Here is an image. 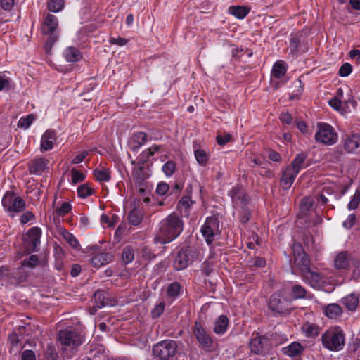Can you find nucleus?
Listing matches in <instances>:
<instances>
[{"label":"nucleus","instance_id":"obj_1","mask_svg":"<svg viewBox=\"0 0 360 360\" xmlns=\"http://www.w3.org/2000/svg\"><path fill=\"white\" fill-rule=\"evenodd\" d=\"M184 222L181 218L173 212L160 223V234L163 236V243H169L176 238L183 231Z\"/></svg>","mask_w":360,"mask_h":360},{"label":"nucleus","instance_id":"obj_2","mask_svg":"<svg viewBox=\"0 0 360 360\" xmlns=\"http://www.w3.org/2000/svg\"><path fill=\"white\" fill-rule=\"evenodd\" d=\"M321 342L323 347L330 351H340L345 344V333L340 327L330 328L322 335Z\"/></svg>","mask_w":360,"mask_h":360},{"label":"nucleus","instance_id":"obj_3","mask_svg":"<svg viewBox=\"0 0 360 360\" xmlns=\"http://www.w3.org/2000/svg\"><path fill=\"white\" fill-rule=\"evenodd\" d=\"M58 26L57 18L54 15L47 14L41 27L42 33L48 36L44 45L46 53L51 51L53 45L58 40L59 35Z\"/></svg>","mask_w":360,"mask_h":360},{"label":"nucleus","instance_id":"obj_4","mask_svg":"<svg viewBox=\"0 0 360 360\" xmlns=\"http://www.w3.org/2000/svg\"><path fill=\"white\" fill-rule=\"evenodd\" d=\"M178 347L176 341L165 340L153 345V354L160 360H174L178 352Z\"/></svg>","mask_w":360,"mask_h":360},{"label":"nucleus","instance_id":"obj_5","mask_svg":"<svg viewBox=\"0 0 360 360\" xmlns=\"http://www.w3.org/2000/svg\"><path fill=\"white\" fill-rule=\"evenodd\" d=\"M219 221L216 216L207 218L205 224L201 227L200 231L207 243L211 245L214 237L220 234Z\"/></svg>","mask_w":360,"mask_h":360},{"label":"nucleus","instance_id":"obj_6","mask_svg":"<svg viewBox=\"0 0 360 360\" xmlns=\"http://www.w3.org/2000/svg\"><path fill=\"white\" fill-rule=\"evenodd\" d=\"M317 141L326 145H333L338 140V134L333 128L328 124H322L319 125V130L315 134Z\"/></svg>","mask_w":360,"mask_h":360},{"label":"nucleus","instance_id":"obj_7","mask_svg":"<svg viewBox=\"0 0 360 360\" xmlns=\"http://www.w3.org/2000/svg\"><path fill=\"white\" fill-rule=\"evenodd\" d=\"M41 231L38 227L30 229L23 238V246L27 252L38 251Z\"/></svg>","mask_w":360,"mask_h":360},{"label":"nucleus","instance_id":"obj_8","mask_svg":"<svg viewBox=\"0 0 360 360\" xmlns=\"http://www.w3.org/2000/svg\"><path fill=\"white\" fill-rule=\"evenodd\" d=\"M292 252L294 264L300 270L301 274L311 267V261L300 243L293 244Z\"/></svg>","mask_w":360,"mask_h":360},{"label":"nucleus","instance_id":"obj_9","mask_svg":"<svg viewBox=\"0 0 360 360\" xmlns=\"http://www.w3.org/2000/svg\"><path fill=\"white\" fill-rule=\"evenodd\" d=\"M2 205L8 212H19L24 210L25 202L20 197H15L13 192L7 191L2 198Z\"/></svg>","mask_w":360,"mask_h":360},{"label":"nucleus","instance_id":"obj_10","mask_svg":"<svg viewBox=\"0 0 360 360\" xmlns=\"http://www.w3.org/2000/svg\"><path fill=\"white\" fill-rule=\"evenodd\" d=\"M58 340L62 345L71 348L77 347L82 342L80 335L77 331L69 329L60 330Z\"/></svg>","mask_w":360,"mask_h":360},{"label":"nucleus","instance_id":"obj_11","mask_svg":"<svg viewBox=\"0 0 360 360\" xmlns=\"http://www.w3.org/2000/svg\"><path fill=\"white\" fill-rule=\"evenodd\" d=\"M269 308L275 314H284L288 312V301L281 300V292L274 293L269 301Z\"/></svg>","mask_w":360,"mask_h":360},{"label":"nucleus","instance_id":"obj_12","mask_svg":"<svg viewBox=\"0 0 360 360\" xmlns=\"http://www.w3.org/2000/svg\"><path fill=\"white\" fill-rule=\"evenodd\" d=\"M193 334L202 347L207 348L212 347V340L200 322L195 323Z\"/></svg>","mask_w":360,"mask_h":360},{"label":"nucleus","instance_id":"obj_13","mask_svg":"<svg viewBox=\"0 0 360 360\" xmlns=\"http://www.w3.org/2000/svg\"><path fill=\"white\" fill-rule=\"evenodd\" d=\"M39 262V257L37 255H31L28 259H24L22 262V266L16 269V272L13 273V277L16 283H20L25 280L26 274L24 271V266H29L34 268L38 265Z\"/></svg>","mask_w":360,"mask_h":360},{"label":"nucleus","instance_id":"obj_14","mask_svg":"<svg viewBox=\"0 0 360 360\" xmlns=\"http://www.w3.org/2000/svg\"><path fill=\"white\" fill-rule=\"evenodd\" d=\"M192 262L191 250L188 248H181L174 262V267L176 270L180 271L186 269Z\"/></svg>","mask_w":360,"mask_h":360},{"label":"nucleus","instance_id":"obj_15","mask_svg":"<svg viewBox=\"0 0 360 360\" xmlns=\"http://www.w3.org/2000/svg\"><path fill=\"white\" fill-rule=\"evenodd\" d=\"M343 146L348 153H354L360 147V134L352 133L343 136Z\"/></svg>","mask_w":360,"mask_h":360},{"label":"nucleus","instance_id":"obj_16","mask_svg":"<svg viewBox=\"0 0 360 360\" xmlns=\"http://www.w3.org/2000/svg\"><path fill=\"white\" fill-rule=\"evenodd\" d=\"M56 132L53 130H47L41 136V151H47L53 148V144L56 141Z\"/></svg>","mask_w":360,"mask_h":360},{"label":"nucleus","instance_id":"obj_17","mask_svg":"<svg viewBox=\"0 0 360 360\" xmlns=\"http://www.w3.org/2000/svg\"><path fill=\"white\" fill-rule=\"evenodd\" d=\"M114 259V255L110 252H101L95 255L91 259L92 266L99 268L103 265H106L112 262Z\"/></svg>","mask_w":360,"mask_h":360},{"label":"nucleus","instance_id":"obj_18","mask_svg":"<svg viewBox=\"0 0 360 360\" xmlns=\"http://www.w3.org/2000/svg\"><path fill=\"white\" fill-rule=\"evenodd\" d=\"M303 280L308 283L311 287H319L321 283V276L315 271L311 270V267L302 273Z\"/></svg>","mask_w":360,"mask_h":360},{"label":"nucleus","instance_id":"obj_19","mask_svg":"<svg viewBox=\"0 0 360 360\" xmlns=\"http://www.w3.org/2000/svg\"><path fill=\"white\" fill-rule=\"evenodd\" d=\"M49 162L48 160L42 158L32 160L29 165L30 173L37 175L41 174L47 168Z\"/></svg>","mask_w":360,"mask_h":360},{"label":"nucleus","instance_id":"obj_20","mask_svg":"<svg viewBox=\"0 0 360 360\" xmlns=\"http://www.w3.org/2000/svg\"><path fill=\"white\" fill-rule=\"evenodd\" d=\"M267 338L263 336H256L253 338L250 343V348L252 352L256 354H261L266 345Z\"/></svg>","mask_w":360,"mask_h":360},{"label":"nucleus","instance_id":"obj_21","mask_svg":"<svg viewBox=\"0 0 360 360\" xmlns=\"http://www.w3.org/2000/svg\"><path fill=\"white\" fill-rule=\"evenodd\" d=\"M303 351V346L297 342H293L288 346L282 348L283 353L290 357L299 356L302 354Z\"/></svg>","mask_w":360,"mask_h":360},{"label":"nucleus","instance_id":"obj_22","mask_svg":"<svg viewBox=\"0 0 360 360\" xmlns=\"http://www.w3.org/2000/svg\"><path fill=\"white\" fill-rule=\"evenodd\" d=\"M342 307L336 303L329 304L324 308V314L330 319H338L342 316Z\"/></svg>","mask_w":360,"mask_h":360},{"label":"nucleus","instance_id":"obj_23","mask_svg":"<svg viewBox=\"0 0 360 360\" xmlns=\"http://www.w3.org/2000/svg\"><path fill=\"white\" fill-rule=\"evenodd\" d=\"M233 202L235 205H245L246 202L245 193L240 187H234L229 191Z\"/></svg>","mask_w":360,"mask_h":360},{"label":"nucleus","instance_id":"obj_24","mask_svg":"<svg viewBox=\"0 0 360 360\" xmlns=\"http://www.w3.org/2000/svg\"><path fill=\"white\" fill-rule=\"evenodd\" d=\"M307 155L304 153H299L296 155L295 159L293 160L291 165L288 166L286 168L295 172L297 175L300 172V171L304 168V162L306 160Z\"/></svg>","mask_w":360,"mask_h":360},{"label":"nucleus","instance_id":"obj_25","mask_svg":"<svg viewBox=\"0 0 360 360\" xmlns=\"http://www.w3.org/2000/svg\"><path fill=\"white\" fill-rule=\"evenodd\" d=\"M350 255L347 252H341L336 255L335 267L338 269H346L349 264Z\"/></svg>","mask_w":360,"mask_h":360},{"label":"nucleus","instance_id":"obj_26","mask_svg":"<svg viewBox=\"0 0 360 360\" xmlns=\"http://www.w3.org/2000/svg\"><path fill=\"white\" fill-rule=\"evenodd\" d=\"M297 176V174H295V172H292L288 168H286L283 172V175L281 178V186L283 189H288L291 187L292 184L294 182V180L295 177Z\"/></svg>","mask_w":360,"mask_h":360},{"label":"nucleus","instance_id":"obj_27","mask_svg":"<svg viewBox=\"0 0 360 360\" xmlns=\"http://www.w3.org/2000/svg\"><path fill=\"white\" fill-rule=\"evenodd\" d=\"M229 325V319L226 316L221 315L214 321V332L217 334H224Z\"/></svg>","mask_w":360,"mask_h":360},{"label":"nucleus","instance_id":"obj_28","mask_svg":"<svg viewBox=\"0 0 360 360\" xmlns=\"http://www.w3.org/2000/svg\"><path fill=\"white\" fill-rule=\"evenodd\" d=\"M341 302L348 310L354 311L359 304V299L356 295L351 293L343 297Z\"/></svg>","mask_w":360,"mask_h":360},{"label":"nucleus","instance_id":"obj_29","mask_svg":"<svg viewBox=\"0 0 360 360\" xmlns=\"http://www.w3.org/2000/svg\"><path fill=\"white\" fill-rule=\"evenodd\" d=\"M132 176L134 181V184H143L146 183V180L148 178L149 174L145 172L144 168L142 166H139L134 169Z\"/></svg>","mask_w":360,"mask_h":360},{"label":"nucleus","instance_id":"obj_30","mask_svg":"<svg viewBox=\"0 0 360 360\" xmlns=\"http://www.w3.org/2000/svg\"><path fill=\"white\" fill-rule=\"evenodd\" d=\"M64 57L68 62H77L82 58L79 51L75 47H68L63 52Z\"/></svg>","mask_w":360,"mask_h":360},{"label":"nucleus","instance_id":"obj_31","mask_svg":"<svg viewBox=\"0 0 360 360\" xmlns=\"http://www.w3.org/2000/svg\"><path fill=\"white\" fill-rule=\"evenodd\" d=\"M105 295L106 292L103 290H98L94 292V300L97 308L103 307L109 304Z\"/></svg>","mask_w":360,"mask_h":360},{"label":"nucleus","instance_id":"obj_32","mask_svg":"<svg viewBox=\"0 0 360 360\" xmlns=\"http://www.w3.org/2000/svg\"><path fill=\"white\" fill-rule=\"evenodd\" d=\"M285 63L282 60L276 62L272 68L271 74L276 79L283 77L286 73Z\"/></svg>","mask_w":360,"mask_h":360},{"label":"nucleus","instance_id":"obj_33","mask_svg":"<svg viewBox=\"0 0 360 360\" xmlns=\"http://www.w3.org/2000/svg\"><path fill=\"white\" fill-rule=\"evenodd\" d=\"M143 220V214L139 210L134 209L129 212L128 214V221L133 226L139 225Z\"/></svg>","mask_w":360,"mask_h":360},{"label":"nucleus","instance_id":"obj_34","mask_svg":"<svg viewBox=\"0 0 360 360\" xmlns=\"http://www.w3.org/2000/svg\"><path fill=\"white\" fill-rule=\"evenodd\" d=\"M181 290V284L176 281L173 282L167 286V295L171 298H176L179 295Z\"/></svg>","mask_w":360,"mask_h":360},{"label":"nucleus","instance_id":"obj_35","mask_svg":"<svg viewBox=\"0 0 360 360\" xmlns=\"http://www.w3.org/2000/svg\"><path fill=\"white\" fill-rule=\"evenodd\" d=\"M302 329L307 337H314L319 334V328L314 323L307 322L303 324Z\"/></svg>","mask_w":360,"mask_h":360},{"label":"nucleus","instance_id":"obj_36","mask_svg":"<svg viewBox=\"0 0 360 360\" xmlns=\"http://www.w3.org/2000/svg\"><path fill=\"white\" fill-rule=\"evenodd\" d=\"M230 13L239 19L244 18L248 13L245 6H233L229 8Z\"/></svg>","mask_w":360,"mask_h":360},{"label":"nucleus","instance_id":"obj_37","mask_svg":"<svg viewBox=\"0 0 360 360\" xmlns=\"http://www.w3.org/2000/svg\"><path fill=\"white\" fill-rule=\"evenodd\" d=\"M61 234L64 240L73 248H78L79 243L77 239L70 232L63 230Z\"/></svg>","mask_w":360,"mask_h":360},{"label":"nucleus","instance_id":"obj_38","mask_svg":"<svg viewBox=\"0 0 360 360\" xmlns=\"http://www.w3.org/2000/svg\"><path fill=\"white\" fill-rule=\"evenodd\" d=\"M307 290L304 287L299 284H295L292 287V297L297 300V299H302L306 297Z\"/></svg>","mask_w":360,"mask_h":360},{"label":"nucleus","instance_id":"obj_39","mask_svg":"<svg viewBox=\"0 0 360 360\" xmlns=\"http://www.w3.org/2000/svg\"><path fill=\"white\" fill-rule=\"evenodd\" d=\"M147 134L145 132H137L133 135V140L136 143L133 147L134 150H136L143 146L147 141Z\"/></svg>","mask_w":360,"mask_h":360},{"label":"nucleus","instance_id":"obj_40","mask_svg":"<svg viewBox=\"0 0 360 360\" xmlns=\"http://www.w3.org/2000/svg\"><path fill=\"white\" fill-rule=\"evenodd\" d=\"M195 158L197 162L201 166H205L208 161V154L202 149H197L195 150Z\"/></svg>","mask_w":360,"mask_h":360},{"label":"nucleus","instance_id":"obj_41","mask_svg":"<svg viewBox=\"0 0 360 360\" xmlns=\"http://www.w3.org/2000/svg\"><path fill=\"white\" fill-rule=\"evenodd\" d=\"M94 174L99 181H108L110 179V171L107 169H96L94 172Z\"/></svg>","mask_w":360,"mask_h":360},{"label":"nucleus","instance_id":"obj_42","mask_svg":"<svg viewBox=\"0 0 360 360\" xmlns=\"http://www.w3.org/2000/svg\"><path fill=\"white\" fill-rule=\"evenodd\" d=\"M64 7L63 0H49L48 2V9L51 12L57 13L61 11Z\"/></svg>","mask_w":360,"mask_h":360},{"label":"nucleus","instance_id":"obj_43","mask_svg":"<svg viewBox=\"0 0 360 360\" xmlns=\"http://www.w3.org/2000/svg\"><path fill=\"white\" fill-rule=\"evenodd\" d=\"M134 258V252L131 247L127 246L125 247L122 253V259L123 262L126 264L130 263L133 261Z\"/></svg>","mask_w":360,"mask_h":360},{"label":"nucleus","instance_id":"obj_44","mask_svg":"<svg viewBox=\"0 0 360 360\" xmlns=\"http://www.w3.org/2000/svg\"><path fill=\"white\" fill-rule=\"evenodd\" d=\"M93 193V189L89 186L88 184H84L80 185L77 188V193L78 195L82 198H85L89 195H91Z\"/></svg>","mask_w":360,"mask_h":360},{"label":"nucleus","instance_id":"obj_45","mask_svg":"<svg viewBox=\"0 0 360 360\" xmlns=\"http://www.w3.org/2000/svg\"><path fill=\"white\" fill-rule=\"evenodd\" d=\"M313 205V199L310 196L304 198L300 202L301 212L305 214Z\"/></svg>","mask_w":360,"mask_h":360},{"label":"nucleus","instance_id":"obj_46","mask_svg":"<svg viewBox=\"0 0 360 360\" xmlns=\"http://www.w3.org/2000/svg\"><path fill=\"white\" fill-rule=\"evenodd\" d=\"M71 176H72L71 181L73 184H77L79 182H82L85 179V175L83 173H82L80 171H79L75 168H72L71 169Z\"/></svg>","mask_w":360,"mask_h":360},{"label":"nucleus","instance_id":"obj_47","mask_svg":"<svg viewBox=\"0 0 360 360\" xmlns=\"http://www.w3.org/2000/svg\"><path fill=\"white\" fill-rule=\"evenodd\" d=\"M34 116L32 114L28 115L25 117H21L18 123V126L21 128H28L32 123Z\"/></svg>","mask_w":360,"mask_h":360},{"label":"nucleus","instance_id":"obj_48","mask_svg":"<svg viewBox=\"0 0 360 360\" xmlns=\"http://www.w3.org/2000/svg\"><path fill=\"white\" fill-rule=\"evenodd\" d=\"M360 202V189H357L348 204L349 210L356 209Z\"/></svg>","mask_w":360,"mask_h":360},{"label":"nucleus","instance_id":"obj_49","mask_svg":"<svg viewBox=\"0 0 360 360\" xmlns=\"http://www.w3.org/2000/svg\"><path fill=\"white\" fill-rule=\"evenodd\" d=\"M193 202L192 201L190 196H184L179 202L178 208L182 211V209L184 208L185 211H186L190 207L193 205Z\"/></svg>","mask_w":360,"mask_h":360},{"label":"nucleus","instance_id":"obj_50","mask_svg":"<svg viewBox=\"0 0 360 360\" xmlns=\"http://www.w3.org/2000/svg\"><path fill=\"white\" fill-rule=\"evenodd\" d=\"M176 169V165L173 161H168L162 166V171L166 176H172Z\"/></svg>","mask_w":360,"mask_h":360},{"label":"nucleus","instance_id":"obj_51","mask_svg":"<svg viewBox=\"0 0 360 360\" xmlns=\"http://www.w3.org/2000/svg\"><path fill=\"white\" fill-rule=\"evenodd\" d=\"M165 304L163 302L156 305L151 311V316L153 319L159 317L165 310Z\"/></svg>","mask_w":360,"mask_h":360},{"label":"nucleus","instance_id":"obj_52","mask_svg":"<svg viewBox=\"0 0 360 360\" xmlns=\"http://www.w3.org/2000/svg\"><path fill=\"white\" fill-rule=\"evenodd\" d=\"M70 210L71 205L68 202H64L60 207L56 209V212L59 216H64L68 214Z\"/></svg>","mask_w":360,"mask_h":360},{"label":"nucleus","instance_id":"obj_53","mask_svg":"<svg viewBox=\"0 0 360 360\" xmlns=\"http://www.w3.org/2000/svg\"><path fill=\"white\" fill-rule=\"evenodd\" d=\"M352 66L349 63H345L340 67L339 75L341 77H347L352 72Z\"/></svg>","mask_w":360,"mask_h":360},{"label":"nucleus","instance_id":"obj_54","mask_svg":"<svg viewBox=\"0 0 360 360\" xmlns=\"http://www.w3.org/2000/svg\"><path fill=\"white\" fill-rule=\"evenodd\" d=\"M232 139V136L229 134H224L217 135V141L219 145L224 146L226 143L230 142Z\"/></svg>","mask_w":360,"mask_h":360},{"label":"nucleus","instance_id":"obj_55","mask_svg":"<svg viewBox=\"0 0 360 360\" xmlns=\"http://www.w3.org/2000/svg\"><path fill=\"white\" fill-rule=\"evenodd\" d=\"M356 220V215L354 214H350L343 222L342 225L345 229H349L354 225Z\"/></svg>","mask_w":360,"mask_h":360},{"label":"nucleus","instance_id":"obj_56","mask_svg":"<svg viewBox=\"0 0 360 360\" xmlns=\"http://www.w3.org/2000/svg\"><path fill=\"white\" fill-rule=\"evenodd\" d=\"M129 41V40L128 39H125L121 37H118L117 38L110 37L109 40L111 44H115L120 46L126 45Z\"/></svg>","mask_w":360,"mask_h":360},{"label":"nucleus","instance_id":"obj_57","mask_svg":"<svg viewBox=\"0 0 360 360\" xmlns=\"http://www.w3.org/2000/svg\"><path fill=\"white\" fill-rule=\"evenodd\" d=\"M13 87L11 81L3 76H0V91L10 89Z\"/></svg>","mask_w":360,"mask_h":360},{"label":"nucleus","instance_id":"obj_58","mask_svg":"<svg viewBox=\"0 0 360 360\" xmlns=\"http://www.w3.org/2000/svg\"><path fill=\"white\" fill-rule=\"evenodd\" d=\"M342 100L338 97H334L328 101L329 105L335 110L340 111L342 106Z\"/></svg>","mask_w":360,"mask_h":360},{"label":"nucleus","instance_id":"obj_59","mask_svg":"<svg viewBox=\"0 0 360 360\" xmlns=\"http://www.w3.org/2000/svg\"><path fill=\"white\" fill-rule=\"evenodd\" d=\"M169 190V186L165 182H162L158 184L157 188H156V193L158 195H165Z\"/></svg>","mask_w":360,"mask_h":360},{"label":"nucleus","instance_id":"obj_60","mask_svg":"<svg viewBox=\"0 0 360 360\" xmlns=\"http://www.w3.org/2000/svg\"><path fill=\"white\" fill-rule=\"evenodd\" d=\"M21 360H36V356L32 350H25L21 354Z\"/></svg>","mask_w":360,"mask_h":360},{"label":"nucleus","instance_id":"obj_61","mask_svg":"<svg viewBox=\"0 0 360 360\" xmlns=\"http://www.w3.org/2000/svg\"><path fill=\"white\" fill-rule=\"evenodd\" d=\"M0 5L4 10L9 11L13 7L14 1L13 0H1Z\"/></svg>","mask_w":360,"mask_h":360},{"label":"nucleus","instance_id":"obj_62","mask_svg":"<svg viewBox=\"0 0 360 360\" xmlns=\"http://www.w3.org/2000/svg\"><path fill=\"white\" fill-rule=\"evenodd\" d=\"M141 252L142 257L146 260H151L155 257V254L148 248H143Z\"/></svg>","mask_w":360,"mask_h":360},{"label":"nucleus","instance_id":"obj_63","mask_svg":"<svg viewBox=\"0 0 360 360\" xmlns=\"http://www.w3.org/2000/svg\"><path fill=\"white\" fill-rule=\"evenodd\" d=\"M300 44V40L297 37H292L290 41V49L292 52H295L297 50Z\"/></svg>","mask_w":360,"mask_h":360},{"label":"nucleus","instance_id":"obj_64","mask_svg":"<svg viewBox=\"0 0 360 360\" xmlns=\"http://www.w3.org/2000/svg\"><path fill=\"white\" fill-rule=\"evenodd\" d=\"M87 154H88V153L86 151H84L82 153L76 155L72 160V164H79V163L82 162L85 159Z\"/></svg>","mask_w":360,"mask_h":360}]
</instances>
